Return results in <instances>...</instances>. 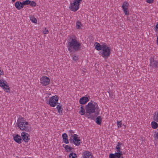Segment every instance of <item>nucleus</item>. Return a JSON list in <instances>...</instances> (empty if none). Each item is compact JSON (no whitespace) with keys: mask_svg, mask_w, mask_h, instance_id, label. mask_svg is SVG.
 Wrapping results in <instances>:
<instances>
[{"mask_svg":"<svg viewBox=\"0 0 158 158\" xmlns=\"http://www.w3.org/2000/svg\"><path fill=\"white\" fill-rule=\"evenodd\" d=\"M94 45L96 49L98 51L101 50L99 54L103 58L107 59L110 56L111 53V49L108 45L105 44L101 45L97 42H96Z\"/></svg>","mask_w":158,"mask_h":158,"instance_id":"1","label":"nucleus"},{"mask_svg":"<svg viewBox=\"0 0 158 158\" xmlns=\"http://www.w3.org/2000/svg\"><path fill=\"white\" fill-rule=\"evenodd\" d=\"M85 116L88 118H93V114H98L99 110L98 105L96 104L89 102L85 106Z\"/></svg>","mask_w":158,"mask_h":158,"instance_id":"2","label":"nucleus"},{"mask_svg":"<svg viewBox=\"0 0 158 158\" xmlns=\"http://www.w3.org/2000/svg\"><path fill=\"white\" fill-rule=\"evenodd\" d=\"M17 124L18 127L21 130L28 132L31 130V127L30 123L26 121L23 118H19L18 119Z\"/></svg>","mask_w":158,"mask_h":158,"instance_id":"3","label":"nucleus"},{"mask_svg":"<svg viewBox=\"0 0 158 158\" xmlns=\"http://www.w3.org/2000/svg\"><path fill=\"white\" fill-rule=\"evenodd\" d=\"M81 44L77 40L76 38L73 37L71 40L68 42L67 48L68 50L72 52L73 51H77L81 48Z\"/></svg>","mask_w":158,"mask_h":158,"instance_id":"4","label":"nucleus"},{"mask_svg":"<svg viewBox=\"0 0 158 158\" xmlns=\"http://www.w3.org/2000/svg\"><path fill=\"white\" fill-rule=\"evenodd\" d=\"M82 1V0H73V2L70 3L69 7V9L73 12L76 11L79 9Z\"/></svg>","mask_w":158,"mask_h":158,"instance_id":"5","label":"nucleus"},{"mask_svg":"<svg viewBox=\"0 0 158 158\" xmlns=\"http://www.w3.org/2000/svg\"><path fill=\"white\" fill-rule=\"evenodd\" d=\"M59 99V98L58 96L55 95L50 97L47 103L51 106L54 107L57 104Z\"/></svg>","mask_w":158,"mask_h":158,"instance_id":"6","label":"nucleus"},{"mask_svg":"<svg viewBox=\"0 0 158 158\" xmlns=\"http://www.w3.org/2000/svg\"><path fill=\"white\" fill-rule=\"evenodd\" d=\"M0 86L5 92H9L10 91V88L7 82L5 80L0 79Z\"/></svg>","mask_w":158,"mask_h":158,"instance_id":"7","label":"nucleus"},{"mask_svg":"<svg viewBox=\"0 0 158 158\" xmlns=\"http://www.w3.org/2000/svg\"><path fill=\"white\" fill-rule=\"evenodd\" d=\"M123 12L126 15H129L130 14L129 3L127 2H124L122 5Z\"/></svg>","mask_w":158,"mask_h":158,"instance_id":"8","label":"nucleus"},{"mask_svg":"<svg viewBox=\"0 0 158 158\" xmlns=\"http://www.w3.org/2000/svg\"><path fill=\"white\" fill-rule=\"evenodd\" d=\"M40 82L42 86H45L49 84L50 79L49 77L46 76H43L40 78Z\"/></svg>","mask_w":158,"mask_h":158,"instance_id":"9","label":"nucleus"},{"mask_svg":"<svg viewBox=\"0 0 158 158\" xmlns=\"http://www.w3.org/2000/svg\"><path fill=\"white\" fill-rule=\"evenodd\" d=\"M72 139L73 143L76 146H79L81 143V141L80 139V137L76 134H74L72 135Z\"/></svg>","mask_w":158,"mask_h":158,"instance_id":"10","label":"nucleus"},{"mask_svg":"<svg viewBox=\"0 0 158 158\" xmlns=\"http://www.w3.org/2000/svg\"><path fill=\"white\" fill-rule=\"evenodd\" d=\"M150 64L155 69L158 68V61L154 60L153 57H151L150 59Z\"/></svg>","mask_w":158,"mask_h":158,"instance_id":"11","label":"nucleus"},{"mask_svg":"<svg viewBox=\"0 0 158 158\" xmlns=\"http://www.w3.org/2000/svg\"><path fill=\"white\" fill-rule=\"evenodd\" d=\"M21 135L23 140L25 142H28L29 141L30 139L29 135L28 133L25 132H23L21 133Z\"/></svg>","mask_w":158,"mask_h":158,"instance_id":"12","label":"nucleus"},{"mask_svg":"<svg viewBox=\"0 0 158 158\" xmlns=\"http://www.w3.org/2000/svg\"><path fill=\"white\" fill-rule=\"evenodd\" d=\"M109 158H123L122 153H115L114 154H110L109 156Z\"/></svg>","mask_w":158,"mask_h":158,"instance_id":"13","label":"nucleus"},{"mask_svg":"<svg viewBox=\"0 0 158 158\" xmlns=\"http://www.w3.org/2000/svg\"><path fill=\"white\" fill-rule=\"evenodd\" d=\"M82 158H93L92 153L89 151H85L82 154Z\"/></svg>","mask_w":158,"mask_h":158,"instance_id":"14","label":"nucleus"},{"mask_svg":"<svg viewBox=\"0 0 158 158\" xmlns=\"http://www.w3.org/2000/svg\"><path fill=\"white\" fill-rule=\"evenodd\" d=\"M123 146V145L122 143H118L115 149V151L116 152L115 153L119 152L122 153L121 150Z\"/></svg>","mask_w":158,"mask_h":158,"instance_id":"15","label":"nucleus"},{"mask_svg":"<svg viewBox=\"0 0 158 158\" xmlns=\"http://www.w3.org/2000/svg\"><path fill=\"white\" fill-rule=\"evenodd\" d=\"M89 100L88 97L84 96L81 98L79 100V103L81 104H84L88 102Z\"/></svg>","mask_w":158,"mask_h":158,"instance_id":"16","label":"nucleus"},{"mask_svg":"<svg viewBox=\"0 0 158 158\" xmlns=\"http://www.w3.org/2000/svg\"><path fill=\"white\" fill-rule=\"evenodd\" d=\"M13 137L15 142L19 143H21L22 139L20 135H13Z\"/></svg>","mask_w":158,"mask_h":158,"instance_id":"17","label":"nucleus"},{"mask_svg":"<svg viewBox=\"0 0 158 158\" xmlns=\"http://www.w3.org/2000/svg\"><path fill=\"white\" fill-rule=\"evenodd\" d=\"M15 8L18 10H20L23 8L22 2L20 1H17L15 2Z\"/></svg>","mask_w":158,"mask_h":158,"instance_id":"18","label":"nucleus"},{"mask_svg":"<svg viewBox=\"0 0 158 158\" xmlns=\"http://www.w3.org/2000/svg\"><path fill=\"white\" fill-rule=\"evenodd\" d=\"M63 142L66 144H68L69 143V140L68 139L67 135L66 133H64L62 135Z\"/></svg>","mask_w":158,"mask_h":158,"instance_id":"19","label":"nucleus"},{"mask_svg":"<svg viewBox=\"0 0 158 158\" xmlns=\"http://www.w3.org/2000/svg\"><path fill=\"white\" fill-rule=\"evenodd\" d=\"M79 113L81 115H85V108L82 106H81V107L80 110L79 112Z\"/></svg>","mask_w":158,"mask_h":158,"instance_id":"20","label":"nucleus"},{"mask_svg":"<svg viewBox=\"0 0 158 158\" xmlns=\"http://www.w3.org/2000/svg\"><path fill=\"white\" fill-rule=\"evenodd\" d=\"M63 147L67 152H69L72 151L73 148L72 147L66 145H64Z\"/></svg>","mask_w":158,"mask_h":158,"instance_id":"21","label":"nucleus"},{"mask_svg":"<svg viewBox=\"0 0 158 158\" xmlns=\"http://www.w3.org/2000/svg\"><path fill=\"white\" fill-rule=\"evenodd\" d=\"M102 118L100 116L98 117L96 119V123L99 125H101L102 123Z\"/></svg>","mask_w":158,"mask_h":158,"instance_id":"22","label":"nucleus"},{"mask_svg":"<svg viewBox=\"0 0 158 158\" xmlns=\"http://www.w3.org/2000/svg\"><path fill=\"white\" fill-rule=\"evenodd\" d=\"M30 19L33 23L35 24L37 23V20L33 15H31L30 16Z\"/></svg>","mask_w":158,"mask_h":158,"instance_id":"23","label":"nucleus"},{"mask_svg":"<svg viewBox=\"0 0 158 158\" xmlns=\"http://www.w3.org/2000/svg\"><path fill=\"white\" fill-rule=\"evenodd\" d=\"M151 126L153 129H156L158 127V123L154 121H152L151 123Z\"/></svg>","mask_w":158,"mask_h":158,"instance_id":"24","label":"nucleus"},{"mask_svg":"<svg viewBox=\"0 0 158 158\" xmlns=\"http://www.w3.org/2000/svg\"><path fill=\"white\" fill-rule=\"evenodd\" d=\"M76 27L77 29H81L82 27V24L81 22L79 21H77L76 23Z\"/></svg>","mask_w":158,"mask_h":158,"instance_id":"25","label":"nucleus"},{"mask_svg":"<svg viewBox=\"0 0 158 158\" xmlns=\"http://www.w3.org/2000/svg\"><path fill=\"white\" fill-rule=\"evenodd\" d=\"M56 109H57L58 110V112L59 114H60L61 113L63 109L62 107V106H60L59 105H58L56 107Z\"/></svg>","mask_w":158,"mask_h":158,"instance_id":"26","label":"nucleus"},{"mask_svg":"<svg viewBox=\"0 0 158 158\" xmlns=\"http://www.w3.org/2000/svg\"><path fill=\"white\" fill-rule=\"evenodd\" d=\"M69 158H77V155L76 153L72 152L70 153L69 155Z\"/></svg>","mask_w":158,"mask_h":158,"instance_id":"27","label":"nucleus"},{"mask_svg":"<svg viewBox=\"0 0 158 158\" xmlns=\"http://www.w3.org/2000/svg\"><path fill=\"white\" fill-rule=\"evenodd\" d=\"M30 2V0H26L22 2L23 6V7L24 6L29 5Z\"/></svg>","mask_w":158,"mask_h":158,"instance_id":"28","label":"nucleus"},{"mask_svg":"<svg viewBox=\"0 0 158 158\" xmlns=\"http://www.w3.org/2000/svg\"><path fill=\"white\" fill-rule=\"evenodd\" d=\"M29 5L31 7H35L36 6V4L35 1H30V2Z\"/></svg>","mask_w":158,"mask_h":158,"instance_id":"29","label":"nucleus"},{"mask_svg":"<svg viewBox=\"0 0 158 158\" xmlns=\"http://www.w3.org/2000/svg\"><path fill=\"white\" fill-rule=\"evenodd\" d=\"M48 30H47L46 28H45L43 31V33L45 35L48 34Z\"/></svg>","mask_w":158,"mask_h":158,"instance_id":"30","label":"nucleus"},{"mask_svg":"<svg viewBox=\"0 0 158 158\" xmlns=\"http://www.w3.org/2000/svg\"><path fill=\"white\" fill-rule=\"evenodd\" d=\"M117 125L118 128H119L121 127L122 126V123L121 121H117Z\"/></svg>","mask_w":158,"mask_h":158,"instance_id":"31","label":"nucleus"},{"mask_svg":"<svg viewBox=\"0 0 158 158\" xmlns=\"http://www.w3.org/2000/svg\"><path fill=\"white\" fill-rule=\"evenodd\" d=\"M73 60L76 61H77L78 60V56H74L73 57Z\"/></svg>","mask_w":158,"mask_h":158,"instance_id":"32","label":"nucleus"},{"mask_svg":"<svg viewBox=\"0 0 158 158\" xmlns=\"http://www.w3.org/2000/svg\"><path fill=\"white\" fill-rule=\"evenodd\" d=\"M154 0H147V2L149 4L152 3L153 2Z\"/></svg>","mask_w":158,"mask_h":158,"instance_id":"33","label":"nucleus"},{"mask_svg":"<svg viewBox=\"0 0 158 158\" xmlns=\"http://www.w3.org/2000/svg\"><path fill=\"white\" fill-rule=\"evenodd\" d=\"M155 28V31H158V23L156 25Z\"/></svg>","mask_w":158,"mask_h":158,"instance_id":"34","label":"nucleus"},{"mask_svg":"<svg viewBox=\"0 0 158 158\" xmlns=\"http://www.w3.org/2000/svg\"><path fill=\"white\" fill-rule=\"evenodd\" d=\"M156 121L158 122V112L157 113L156 117Z\"/></svg>","mask_w":158,"mask_h":158,"instance_id":"35","label":"nucleus"},{"mask_svg":"<svg viewBox=\"0 0 158 158\" xmlns=\"http://www.w3.org/2000/svg\"><path fill=\"white\" fill-rule=\"evenodd\" d=\"M156 43L157 45H158V37H157Z\"/></svg>","mask_w":158,"mask_h":158,"instance_id":"36","label":"nucleus"},{"mask_svg":"<svg viewBox=\"0 0 158 158\" xmlns=\"http://www.w3.org/2000/svg\"><path fill=\"white\" fill-rule=\"evenodd\" d=\"M156 137L158 138V133L156 135Z\"/></svg>","mask_w":158,"mask_h":158,"instance_id":"37","label":"nucleus"},{"mask_svg":"<svg viewBox=\"0 0 158 158\" xmlns=\"http://www.w3.org/2000/svg\"><path fill=\"white\" fill-rule=\"evenodd\" d=\"M15 0H12V2H14L15 1Z\"/></svg>","mask_w":158,"mask_h":158,"instance_id":"38","label":"nucleus"}]
</instances>
